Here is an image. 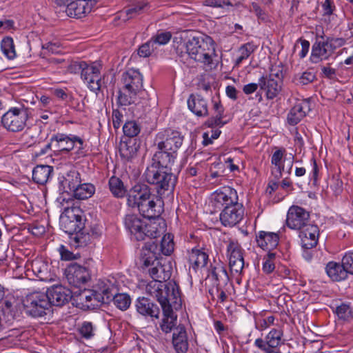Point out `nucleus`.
I'll return each instance as SVG.
<instances>
[{
  "mask_svg": "<svg viewBox=\"0 0 353 353\" xmlns=\"http://www.w3.org/2000/svg\"><path fill=\"white\" fill-rule=\"evenodd\" d=\"M123 87L119 92L117 105L126 106L138 103L137 98H144L146 94L143 88V77L136 70H129L122 75Z\"/></svg>",
  "mask_w": 353,
  "mask_h": 353,
  "instance_id": "f257e3e1",
  "label": "nucleus"
},
{
  "mask_svg": "<svg viewBox=\"0 0 353 353\" xmlns=\"http://www.w3.org/2000/svg\"><path fill=\"white\" fill-rule=\"evenodd\" d=\"M182 49L193 60L203 63L209 69L212 68L213 58L216 56L215 46L210 38L194 37L182 45Z\"/></svg>",
  "mask_w": 353,
  "mask_h": 353,
  "instance_id": "f03ea898",
  "label": "nucleus"
},
{
  "mask_svg": "<svg viewBox=\"0 0 353 353\" xmlns=\"http://www.w3.org/2000/svg\"><path fill=\"white\" fill-rule=\"evenodd\" d=\"M114 291L115 286L109 280H99L94 285V289L85 290L78 297L83 306L94 309L101 303H108Z\"/></svg>",
  "mask_w": 353,
  "mask_h": 353,
  "instance_id": "7ed1b4c3",
  "label": "nucleus"
},
{
  "mask_svg": "<svg viewBox=\"0 0 353 353\" xmlns=\"http://www.w3.org/2000/svg\"><path fill=\"white\" fill-rule=\"evenodd\" d=\"M176 284L175 282H163L151 281L146 285V292L150 296L155 298L160 303L163 312H170L172 308L170 301L175 299L179 294Z\"/></svg>",
  "mask_w": 353,
  "mask_h": 353,
  "instance_id": "20e7f679",
  "label": "nucleus"
},
{
  "mask_svg": "<svg viewBox=\"0 0 353 353\" xmlns=\"http://www.w3.org/2000/svg\"><path fill=\"white\" fill-rule=\"evenodd\" d=\"M145 181L155 186L159 195H162L165 191H172L175 186L176 177L172 171L161 170L154 165H149L145 172Z\"/></svg>",
  "mask_w": 353,
  "mask_h": 353,
  "instance_id": "39448f33",
  "label": "nucleus"
},
{
  "mask_svg": "<svg viewBox=\"0 0 353 353\" xmlns=\"http://www.w3.org/2000/svg\"><path fill=\"white\" fill-rule=\"evenodd\" d=\"M28 112V109L23 106L11 108L1 117V125L8 131L20 132L26 125Z\"/></svg>",
  "mask_w": 353,
  "mask_h": 353,
  "instance_id": "423d86ee",
  "label": "nucleus"
},
{
  "mask_svg": "<svg viewBox=\"0 0 353 353\" xmlns=\"http://www.w3.org/2000/svg\"><path fill=\"white\" fill-rule=\"evenodd\" d=\"M49 302L46 292L38 291L28 294L23 300L26 313L33 317L46 314V311L50 309Z\"/></svg>",
  "mask_w": 353,
  "mask_h": 353,
  "instance_id": "0eeeda50",
  "label": "nucleus"
},
{
  "mask_svg": "<svg viewBox=\"0 0 353 353\" xmlns=\"http://www.w3.org/2000/svg\"><path fill=\"white\" fill-rule=\"evenodd\" d=\"M76 143L79 144L78 153L83 155V141L75 135L68 136L65 134L57 133L51 137L50 143H48V148H52L54 152L57 154H68L74 149Z\"/></svg>",
  "mask_w": 353,
  "mask_h": 353,
  "instance_id": "6e6552de",
  "label": "nucleus"
},
{
  "mask_svg": "<svg viewBox=\"0 0 353 353\" xmlns=\"http://www.w3.org/2000/svg\"><path fill=\"white\" fill-rule=\"evenodd\" d=\"M162 204L160 197L150 192L136 209L143 217L152 219L161 215L163 212Z\"/></svg>",
  "mask_w": 353,
  "mask_h": 353,
  "instance_id": "1a4fd4ad",
  "label": "nucleus"
},
{
  "mask_svg": "<svg viewBox=\"0 0 353 353\" xmlns=\"http://www.w3.org/2000/svg\"><path fill=\"white\" fill-rule=\"evenodd\" d=\"M125 228L134 236L137 241H142L145 236H152V234L148 229L150 226L145 224L137 214H127L124 219Z\"/></svg>",
  "mask_w": 353,
  "mask_h": 353,
  "instance_id": "9d476101",
  "label": "nucleus"
},
{
  "mask_svg": "<svg viewBox=\"0 0 353 353\" xmlns=\"http://www.w3.org/2000/svg\"><path fill=\"white\" fill-rule=\"evenodd\" d=\"M310 223V214L303 208L293 205L290 208L288 214L286 224L293 230H301Z\"/></svg>",
  "mask_w": 353,
  "mask_h": 353,
  "instance_id": "9b49d317",
  "label": "nucleus"
},
{
  "mask_svg": "<svg viewBox=\"0 0 353 353\" xmlns=\"http://www.w3.org/2000/svg\"><path fill=\"white\" fill-rule=\"evenodd\" d=\"M101 65L94 62L90 65L86 63L83 70H82L81 79L87 83L91 91H99L101 87Z\"/></svg>",
  "mask_w": 353,
  "mask_h": 353,
  "instance_id": "f8f14e48",
  "label": "nucleus"
},
{
  "mask_svg": "<svg viewBox=\"0 0 353 353\" xmlns=\"http://www.w3.org/2000/svg\"><path fill=\"white\" fill-rule=\"evenodd\" d=\"M244 208L240 203L224 208L220 214V221L225 227H234L243 219Z\"/></svg>",
  "mask_w": 353,
  "mask_h": 353,
  "instance_id": "ddd939ff",
  "label": "nucleus"
},
{
  "mask_svg": "<svg viewBox=\"0 0 353 353\" xmlns=\"http://www.w3.org/2000/svg\"><path fill=\"white\" fill-rule=\"evenodd\" d=\"M157 143V150H163L168 152H172V153L176 154L177 150L181 146L183 143V137H181L179 132L176 131L168 130L165 132V134L158 135L157 139H161Z\"/></svg>",
  "mask_w": 353,
  "mask_h": 353,
  "instance_id": "4468645a",
  "label": "nucleus"
},
{
  "mask_svg": "<svg viewBox=\"0 0 353 353\" xmlns=\"http://www.w3.org/2000/svg\"><path fill=\"white\" fill-rule=\"evenodd\" d=\"M212 199L216 208L232 206L239 203V198L236 191L228 186L223 187L217 190L212 194Z\"/></svg>",
  "mask_w": 353,
  "mask_h": 353,
  "instance_id": "2eb2a0df",
  "label": "nucleus"
},
{
  "mask_svg": "<svg viewBox=\"0 0 353 353\" xmlns=\"http://www.w3.org/2000/svg\"><path fill=\"white\" fill-rule=\"evenodd\" d=\"M49 300L50 307L52 305L62 306L68 303L72 297L71 291L63 285H53L46 292Z\"/></svg>",
  "mask_w": 353,
  "mask_h": 353,
  "instance_id": "dca6fc26",
  "label": "nucleus"
},
{
  "mask_svg": "<svg viewBox=\"0 0 353 353\" xmlns=\"http://www.w3.org/2000/svg\"><path fill=\"white\" fill-rule=\"evenodd\" d=\"M277 79L273 78V74L263 76L259 79L260 89L265 92L268 99H274L281 90L282 81L279 74H276Z\"/></svg>",
  "mask_w": 353,
  "mask_h": 353,
  "instance_id": "f3484780",
  "label": "nucleus"
},
{
  "mask_svg": "<svg viewBox=\"0 0 353 353\" xmlns=\"http://www.w3.org/2000/svg\"><path fill=\"white\" fill-rule=\"evenodd\" d=\"M64 274L69 283L77 287L90 279V274L85 266H67Z\"/></svg>",
  "mask_w": 353,
  "mask_h": 353,
  "instance_id": "a211bd4d",
  "label": "nucleus"
},
{
  "mask_svg": "<svg viewBox=\"0 0 353 353\" xmlns=\"http://www.w3.org/2000/svg\"><path fill=\"white\" fill-rule=\"evenodd\" d=\"M151 192L149 186L144 183H137L130 189L127 194V204L136 208Z\"/></svg>",
  "mask_w": 353,
  "mask_h": 353,
  "instance_id": "6ab92c4d",
  "label": "nucleus"
},
{
  "mask_svg": "<svg viewBox=\"0 0 353 353\" xmlns=\"http://www.w3.org/2000/svg\"><path fill=\"white\" fill-rule=\"evenodd\" d=\"M60 223L62 230L71 236L81 231L83 226L81 216L74 213L62 214L60 217Z\"/></svg>",
  "mask_w": 353,
  "mask_h": 353,
  "instance_id": "aec40b11",
  "label": "nucleus"
},
{
  "mask_svg": "<svg viewBox=\"0 0 353 353\" xmlns=\"http://www.w3.org/2000/svg\"><path fill=\"white\" fill-rule=\"evenodd\" d=\"M176 154L163 150H157L152 157L150 165L158 167L161 170L172 171L174 165Z\"/></svg>",
  "mask_w": 353,
  "mask_h": 353,
  "instance_id": "412c9836",
  "label": "nucleus"
},
{
  "mask_svg": "<svg viewBox=\"0 0 353 353\" xmlns=\"http://www.w3.org/2000/svg\"><path fill=\"white\" fill-rule=\"evenodd\" d=\"M91 0H77L72 1L65 8V13L70 17L82 18L92 10Z\"/></svg>",
  "mask_w": 353,
  "mask_h": 353,
  "instance_id": "4be33fe9",
  "label": "nucleus"
},
{
  "mask_svg": "<svg viewBox=\"0 0 353 353\" xmlns=\"http://www.w3.org/2000/svg\"><path fill=\"white\" fill-rule=\"evenodd\" d=\"M319 236V230L316 225L309 223L301 230L299 237L301 240L303 248L311 249L317 245Z\"/></svg>",
  "mask_w": 353,
  "mask_h": 353,
  "instance_id": "5701e85b",
  "label": "nucleus"
},
{
  "mask_svg": "<svg viewBox=\"0 0 353 353\" xmlns=\"http://www.w3.org/2000/svg\"><path fill=\"white\" fill-rule=\"evenodd\" d=\"M311 110L309 100L296 102L288 114V122L292 125L297 124Z\"/></svg>",
  "mask_w": 353,
  "mask_h": 353,
  "instance_id": "b1692460",
  "label": "nucleus"
},
{
  "mask_svg": "<svg viewBox=\"0 0 353 353\" xmlns=\"http://www.w3.org/2000/svg\"><path fill=\"white\" fill-rule=\"evenodd\" d=\"M283 331L280 329H272L266 336L265 340L257 339L254 344L262 351L265 349L278 347L281 344Z\"/></svg>",
  "mask_w": 353,
  "mask_h": 353,
  "instance_id": "393cba45",
  "label": "nucleus"
},
{
  "mask_svg": "<svg viewBox=\"0 0 353 353\" xmlns=\"http://www.w3.org/2000/svg\"><path fill=\"white\" fill-rule=\"evenodd\" d=\"M188 106L196 117H205L208 115L207 101L201 95L190 94L188 99Z\"/></svg>",
  "mask_w": 353,
  "mask_h": 353,
  "instance_id": "a878e982",
  "label": "nucleus"
},
{
  "mask_svg": "<svg viewBox=\"0 0 353 353\" xmlns=\"http://www.w3.org/2000/svg\"><path fill=\"white\" fill-rule=\"evenodd\" d=\"M172 344L177 353H185L188 350L187 334L183 325H179L174 330Z\"/></svg>",
  "mask_w": 353,
  "mask_h": 353,
  "instance_id": "bb28decb",
  "label": "nucleus"
},
{
  "mask_svg": "<svg viewBox=\"0 0 353 353\" xmlns=\"http://www.w3.org/2000/svg\"><path fill=\"white\" fill-rule=\"evenodd\" d=\"M136 307L137 312L141 315L159 318L160 313L159 307L147 298H139L136 303Z\"/></svg>",
  "mask_w": 353,
  "mask_h": 353,
  "instance_id": "cd10ccee",
  "label": "nucleus"
},
{
  "mask_svg": "<svg viewBox=\"0 0 353 353\" xmlns=\"http://www.w3.org/2000/svg\"><path fill=\"white\" fill-rule=\"evenodd\" d=\"M330 57V50L325 47L323 39H316L312 47L310 61L317 63L323 60H327Z\"/></svg>",
  "mask_w": 353,
  "mask_h": 353,
  "instance_id": "c85d7f7f",
  "label": "nucleus"
},
{
  "mask_svg": "<svg viewBox=\"0 0 353 353\" xmlns=\"http://www.w3.org/2000/svg\"><path fill=\"white\" fill-rule=\"evenodd\" d=\"M256 240L257 245L264 250H272L279 244V236L274 232L261 231Z\"/></svg>",
  "mask_w": 353,
  "mask_h": 353,
  "instance_id": "c756f323",
  "label": "nucleus"
},
{
  "mask_svg": "<svg viewBox=\"0 0 353 353\" xmlns=\"http://www.w3.org/2000/svg\"><path fill=\"white\" fill-rule=\"evenodd\" d=\"M157 249L155 245H150L149 246H145L142 248L141 252V261L143 265H164L165 261H163L162 256H158L154 250Z\"/></svg>",
  "mask_w": 353,
  "mask_h": 353,
  "instance_id": "7c9ffc66",
  "label": "nucleus"
},
{
  "mask_svg": "<svg viewBox=\"0 0 353 353\" xmlns=\"http://www.w3.org/2000/svg\"><path fill=\"white\" fill-rule=\"evenodd\" d=\"M325 272L334 281L345 280L348 274L353 275V266H326Z\"/></svg>",
  "mask_w": 353,
  "mask_h": 353,
  "instance_id": "2f4dec72",
  "label": "nucleus"
},
{
  "mask_svg": "<svg viewBox=\"0 0 353 353\" xmlns=\"http://www.w3.org/2000/svg\"><path fill=\"white\" fill-rule=\"evenodd\" d=\"M53 172V167L38 165L32 170L33 181L40 185L46 184Z\"/></svg>",
  "mask_w": 353,
  "mask_h": 353,
  "instance_id": "473e14b6",
  "label": "nucleus"
},
{
  "mask_svg": "<svg viewBox=\"0 0 353 353\" xmlns=\"http://www.w3.org/2000/svg\"><path fill=\"white\" fill-rule=\"evenodd\" d=\"M80 183V174L76 170H70L60 180V184L65 192H72Z\"/></svg>",
  "mask_w": 353,
  "mask_h": 353,
  "instance_id": "72a5a7b5",
  "label": "nucleus"
},
{
  "mask_svg": "<svg viewBox=\"0 0 353 353\" xmlns=\"http://www.w3.org/2000/svg\"><path fill=\"white\" fill-rule=\"evenodd\" d=\"M148 271L153 281H166L171 277L172 266H153Z\"/></svg>",
  "mask_w": 353,
  "mask_h": 353,
  "instance_id": "f704fd0d",
  "label": "nucleus"
},
{
  "mask_svg": "<svg viewBox=\"0 0 353 353\" xmlns=\"http://www.w3.org/2000/svg\"><path fill=\"white\" fill-rule=\"evenodd\" d=\"M138 146L134 140L129 139L127 141H123L120 143L119 153L121 158L125 160H130L134 158L137 153Z\"/></svg>",
  "mask_w": 353,
  "mask_h": 353,
  "instance_id": "c9c22d12",
  "label": "nucleus"
},
{
  "mask_svg": "<svg viewBox=\"0 0 353 353\" xmlns=\"http://www.w3.org/2000/svg\"><path fill=\"white\" fill-rule=\"evenodd\" d=\"M228 265H245L243 254L239 247L230 243L228 246Z\"/></svg>",
  "mask_w": 353,
  "mask_h": 353,
  "instance_id": "e433bc0d",
  "label": "nucleus"
},
{
  "mask_svg": "<svg viewBox=\"0 0 353 353\" xmlns=\"http://www.w3.org/2000/svg\"><path fill=\"white\" fill-rule=\"evenodd\" d=\"M285 149L276 150L272 154L271 159V163L275 166L276 170L272 171V174L277 179L282 176V172L284 170V165L283 164L284 159Z\"/></svg>",
  "mask_w": 353,
  "mask_h": 353,
  "instance_id": "4c0bfd02",
  "label": "nucleus"
},
{
  "mask_svg": "<svg viewBox=\"0 0 353 353\" xmlns=\"http://www.w3.org/2000/svg\"><path fill=\"white\" fill-rule=\"evenodd\" d=\"M214 110L215 112V115L209 118L205 122V125L208 128H214L216 126L221 127L225 123V122L222 121L224 108L220 103L215 102L214 104Z\"/></svg>",
  "mask_w": 353,
  "mask_h": 353,
  "instance_id": "58836bf2",
  "label": "nucleus"
},
{
  "mask_svg": "<svg viewBox=\"0 0 353 353\" xmlns=\"http://www.w3.org/2000/svg\"><path fill=\"white\" fill-rule=\"evenodd\" d=\"M95 192L94 186L91 183H81L72 191L73 196L75 199L84 200L90 198Z\"/></svg>",
  "mask_w": 353,
  "mask_h": 353,
  "instance_id": "ea45409f",
  "label": "nucleus"
},
{
  "mask_svg": "<svg viewBox=\"0 0 353 353\" xmlns=\"http://www.w3.org/2000/svg\"><path fill=\"white\" fill-rule=\"evenodd\" d=\"M108 184L110 192L115 197L121 198L125 196L126 189L119 178L114 176L110 177Z\"/></svg>",
  "mask_w": 353,
  "mask_h": 353,
  "instance_id": "a19ab883",
  "label": "nucleus"
},
{
  "mask_svg": "<svg viewBox=\"0 0 353 353\" xmlns=\"http://www.w3.org/2000/svg\"><path fill=\"white\" fill-rule=\"evenodd\" d=\"M46 269V266H43ZM26 276L30 279H34L35 277L40 280H48L46 270H43L42 266H23Z\"/></svg>",
  "mask_w": 353,
  "mask_h": 353,
  "instance_id": "79ce46f5",
  "label": "nucleus"
},
{
  "mask_svg": "<svg viewBox=\"0 0 353 353\" xmlns=\"http://www.w3.org/2000/svg\"><path fill=\"white\" fill-rule=\"evenodd\" d=\"M117 288H115V291L113 292V296L110 301H112L114 305L121 310H126L131 304L130 296L125 293L115 294Z\"/></svg>",
  "mask_w": 353,
  "mask_h": 353,
  "instance_id": "37998d69",
  "label": "nucleus"
},
{
  "mask_svg": "<svg viewBox=\"0 0 353 353\" xmlns=\"http://www.w3.org/2000/svg\"><path fill=\"white\" fill-rule=\"evenodd\" d=\"M188 259L190 265H206L208 254L203 250L192 249Z\"/></svg>",
  "mask_w": 353,
  "mask_h": 353,
  "instance_id": "c03bdc74",
  "label": "nucleus"
},
{
  "mask_svg": "<svg viewBox=\"0 0 353 353\" xmlns=\"http://www.w3.org/2000/svg\"><path fill=\"white\" fill-rule=\"evenodd\" d=\"M170 310L169 312H163L164 317L161 324V328L165 333L170 332L176 323V315L174 314L172 308H170Z\"/></svg>",
  "mask_w": 353,
  "mask_h": 353,
  "instance_id": "a18cd8bd",
  "label": "nucleus"
},
{
  "mask_svg": "<svg viewBox=\"0 0 353 353\" xmlns=\"http://www.w3.org/2000/svg\"><path fill=\"white\" fill-rule=\"evenodd\" d=\"M339 319L350 321L353 319V306L350 303H343L337 306L335 311Z\"/></svg>",
  "mask_w": 353,
  "mask_h": 353,
  "instance_id": "49530a36",
  "label": "nucleus"
},
{
  "mask_svg": "<svg viewBox=\"0 0 353 353\" xmlns=\"http://www.w3.org/2000/svg\"><path fill=\"white\" fill-rule=\"evenodd\" d=\"M147 6L145 3H139L137 5L133 6L131 8L126 9L124 11L120 12V17L123 18V20L127 21L132 19L143 12L145 7Z\"/></svg>",
  "mask_w": 353,
  "mask_h": 353,
  "instance_id": "de8ad7c7",
  "label": "nucleus"
},
{
  "mask_svg": "<svg viewBox=\"0 0 353 353\" xmlns=\"http://www.w3.org/2000/svg\"><path fill=\"white\" fill-rule=\"evenodd\" d=\"M1 49L8 59H13L16 57L14 41L11 37H7L1 41Z\"/></svg>",
  "mask_w": 353,
  "mask_h": 353,
  "instance_id": "09e8293b",
  "label": "nucleus"
},
{
  "mask_svg": "<svg viewBox=\"0 0 353 353\" xmlns=\"http://www.w3.org/2000/svg\"><path fill=\"white\" fill-rule=\"evenodd\" d=\"M173 235L168 233L165 234L161 242V250L163 255L170 256L174 251V243Z\"/></svg>",
  "mask_w": 353,
  "mask_h": 353,
  "instance_id": "8fccbe9b",
  "label": "nucleus"
},
{
  "mask_svg": "<svg viewBox=\"0 0 353 353\" xmlns=\"http://www.w3.org/2000/svg\"><path fill=\"white\" fill-rule=\"evenodd\" d=\"M123 131L126 137L131 139L140 133L141 127L135 121H129L124 124Z\"/></svg>",
  "mask_w": 353,
  "mask_h": 353,
  "instance_id": "3c124183",
  "label": "nucleus"
},
{
  "mask_svg": "<svg viewBox=\"0 0 353 353\" xmlns=\"http://www.w3.org/2000/svg\"><path fill=\"white\" fill-rule=\"evenodd\" d=\"M315 75L311 72H304L301 74H296L294 77V82L297 85H307L313 82Z\"/></svg>",
  "mask_w": 353,
  "mask_h": 353,
  "instance_id": "603ef678",
  "label": "nucleus"
},
{
  "mask_svg": "<svg viewBox=\"0 0 353 353\" xmlns=\"http://www.w3.org/2000/svg\"><path fill=\"white\" fill-rule=\"evenodd\" d=\"M172 34L169 32L159 31L150 40L154 41V45H165L171 39Z\"/></svg>",
  "mask_w": 353,
  "mask_h": 353,
  "instance_id": "864d4df0",
  "label": "nucleus"
},
{
  "mask_svg": "<svg viewBox=\"0 0 353 353\" xmlns=\"http://www.w3.org/2000/svg\"><path fill=\"white\" fill-rule=\"evenodd\" d=\"M70 238L74 241L76 247L86 246L90 240V236L88 234H83L81 231L76 232Z\"/></svg>",
  "mask_w": 353,
  "mask_h": 353,
  "instance_id": "5fc2aeb1",
  "label": "nucleus"
},
{
  "mask_svg": "<svg viewBox=\"0 0 353 353\" xmlns=\"http://www.w3.org/2000/svg\"><path fill=\"white\" fill-rule=\"evenodd\" d=\"M156 48L157 46L154 45V41L150 40L139 47L138 54L140 57H148Z\"/></svg>",
  "mask_w": 353,
  "mask_h": 353,
  "instance_id": "6e6d98bb",
  "label": "nucleus"
},
{
  "mask_svg": "<svg viewBox=\"0 0 353 353\" xmlns=\"http://www.w3.org/2000/svg\"><path fill=\"white\" fill-rule=\"evenodd\" d=\"M203 5L205 6L225 8L227 6H233L230 0H205Z\"/></svg>",
  "mask_w": 353,
  "mask_h": 353,
  "instance_id": "4d7b16f0",
  "label": "nucleus"
},
{
  "mask_svg": "<svg viewBox=\"0 0 353 353\" xmlns=\"http://www.w3.org/2000/svg\"><path fill=\"white\" fill-rule=\"evenodd\" d=\"M251 10L256 14L259 20L263 22H267L268 21V14L261 8L258 3H252Z\"/></svg>",
  "mask_w": 353,
  "mask_h": 353,
  "instance_id": "13d9d810",
  "label": "nucleus"
},
{
  "mask_svg": "<svg viewBox=\"0 0 353 353\" xmlns=\"http://www.w3.org/2000/svg\"><path fill=\"white\" fill-rule=\"evenodd\" d=\"M280 255H277L274 252H272L271 250H268V253L264 256V261L263 265H275L276 263H281Z\"/></svg>",
  "mask_w": 353,
  "mask_h": 353,
  "instance_id": "bf43d9fd",
  "label": "nucleus"
},
{
  "mask_svg": "<svg viewBox=\"0 0 353 353\" xmlns=\"http://www.w3.org/2000/svg\"><path fill=\"white\" fill-rule=\"evenodd\" d=\"M255 46L251 43H247L243 45L239 50V52L243 58L248 59L254 51Z\"/></svg>",
  "mask_w": 353,
  "mask_h": 353,
  "instance_id": "052dcab7",
  "label": "nucleus"
},
{
  "mask_svg": "<svg viewBox=\"0 0 353 353\" xmlns=\"http://www.w3.org/2000/svg\"><path fill=\"white\" fill-rule=\"evenodd\" d=\"M80 332L85 338H90L94 335L92 323L90 322H84L80 329Z\"/></svg>",
  "mask_w": 353,
  "mask_h": 353,
  "instance_id": "680f3d73",
  "label": "nucleus"
},
{
  "mask_svg": "<svg viewBox=\"0 0 353 353\" xmlns=\"http://www.w3.org/2000/svg\"><path fill=\"white\" fill-rule=\"evenodd\" d=\"M85 65L86 63L84 61L73 62L69 65L68 70L70 73L76 74L80 72L81 74Z\"/></svg>",
  "mask_w": 353,
  "mask_h": 353,
  "instance_id": "e2e57ef3",
  "label": "nucleus"
},
{
  "mask_svg": "<svg viewBox=\"0 0 353 353\" xmlns=\"http://www.w3.org/2000/svg\"><path fill=\"white\" fill-rule=\"evenodd\" d=\"M123 114L118 110H113L112 111V123L115 129L120 128L122 123Z\"/></svg>",
  "mask_w": 353,
  "mask_h": 353,
  "instance_id": "0e129e2a",
  "label": "nucleus"
},
{
  "mask_svg": "<svg viewBox=\"0 0 353 353\" xmlns=\"http://www.w3.org/2000/svg\"><path fill=\"white\" fill-rule=\"evenodd\" d=\"M61 259L63 261H71L77 259V255L70 252L65 248L63 245H61L59 248Z\"/></svg>",
  "mask_w": 353,
  "mask_h": 353,
  "instance_id": "69168bd1",
  "label": "nucleus"
},
{
  "mask_svg": "<svg viewBox=\"0 0 353 353\" xmlns=\"http://www.w3.org/2000/svg\"><path fill=\"white\" fill-rule=\"evenodd\" d=\"M212 274L216 279H219V277L221 279H223L224 277L226 279L228 278L227 270L224 266H214Z\"/></svg>",
  "mask_w": 353,
  "mask_h": 353,
  "instance_id": "338daca9",
  "label": "nucleus"
},
{
  "mask_svg": "<svg viewBox=\"0 0 353 353\" xmlns=\"http://www.w3.org/2000/svg\"><path fill=\"white\" fill-rule=\"evenodd\" d=\"M330 188L335 195L340 194L343 190V181L339 179H333L330 184Z\"/></svg>",
  "mask_w": 353,
  "mask_h": 353,
  "instance_id": "774afa93",
  "label": "nucleus"
}]
</instances>
